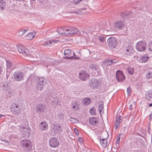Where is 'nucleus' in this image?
<instances>
[{
    "instance_id": "1",
    "label": "nucleus",
    "mask_w": 152,
    "mask_h": 152,
    "mask_svg": "<svg viewBox=\"0 0 152 152\" xmlns=\"http://www.w3.org/2000/svg\"><path fill=\"white\" fill-rule=\"evenodd\" d=\"M20 144L24 150L30 151L32 149V142L28 139H24L21 141Z\"/></svg>"
},
{
    "instance_id": "2",
    "label": "nucleus",
    "mask_w": 152,
    "mask_h": 152,
    "mask_svg": "<svg viewBox=\"0 0 152 152\" xmlns=\"http://www.w3.org/2000/svg\"><path fill=\"white\" fill-rule=\"evenodd\" d=\"M20 103L18 102L12 103L10 106V110L11 112L15 115H19L20 113Z\"/></svg>"
},
{
    "instance_id": "3",
    "label": "nucleus",
    "mask_w": 152,
    "mask_h": 152,
    "mask_svg": "<svg viewBox=\"0 0 152 152\" xmlns=\"http://www.w3.org/2000/svg\"><path fill=\"white\" fill-rule=\"evenodd\" d=\"M37 89L39 90H41L44 88V86L46 83V80L43 77H38L37 80Z\"/></svg>"
},
{
    "instance_id": "4",
    "label": "nucleus",
    "mask_w": 152,
    "mask_h": 152,
    "mask_svg": "<svg viewBox=\"0 0 152 152\" xmlns=\"http://www.w3.org/2000/svg\"><path fill=\"white\" fill-rule=\"evenodd\" d=\"M147 47V44L145 42L141 41L138 42L136 44V48L139 52L144 51Z\"/></svg>"
},
{
    "instance_id": "5",
    "label": "nucleus",
    "mask_w": 152,
    "mask_h": 152,
    "mask_svg": "<svg viewBox=\"0 0 152 152\" xmlns=\"http://www.w3.org/2000/svg\"><path fill=\"white\" fill-rule=\"evenodd\" d=\"M133 13L129 12H123L121 13V16L123 20L125 21L129 18L133 17Z\"/></svg>"
},
{
    "instance_id": "6",
    "label": "nucleus",
    "mask_w": 152,
    "mask_h": 152,
    "mask_svg": "<svg viewBox=\"0 0 152 152\" xmlns=\"http://www.w3.org/2000/svg\"><path fill=\"white\" fill-rule=\"evenodd\" d=\"M23 77V74L20 71H16L13 74V79L17 81H21Z\"/></svg>"
},
{
    "instance_id": "7",
    "label": "nucleus",
    "mask_w": 152,
    "mask_h": 152,
    "mask_svg": "<svg viewBox=\"0 0 152 152\" xmlns=\"http://www.w3.org/2000/svg\"><path fill=\"white\" fill-rule=\"evenodd\" d=\"M115 27L119 30L124 29L125 33H126L125 31L127 30L126 28L124 27V23L120 20L117 21L115 23Z\"/></svg>"
},
{
    "instance_id": "8",
    "label": "nucleus",
    "mask_w": 152,
    "mask_h": 152,
    "mask_svg": "<svg viewBox=\"0 0 152 152\" xmlns=\"http://www.w3.org/2000/svg\"><path fill=\"white\" fill-rule=\"evenodd\" d=\"M66 32V34L67 36L71 35L73 34H78V29L75 27H69L67 29H65Z\"/></svg>"
},
{
    "instance_id": "9",
    "label": "nucleus",
    "mask_w": 152,
    "mask_h": 152,
    "mask_svg": "<svg viewBox=\"0 0 152 152\" xmlns=\"http://www.w3.org/2000/svg\"><path fill=\"white\" fill-rule=\"evenodd\" d=\"M47 106L45 104H38L36 107V110L38 113H42L46 110Z\"/></svg>"
},
{
    "instance_id": "10",
    "label": "nucleus",
    "mask_w": 152,
    "mask_h": 152,
    "mask_svg": "<svg viewBox=\"0 0 152 152\" xmlns=\"http://www.w3.org/2000/svg\"><path fill=\"white\" fill-rule=\"evenodd\" d=\"M116 77L118 81L122 82L125 79V77L123 72L120 70L117 71L116 73Z\"/></svg>"
},
{
    "instance_id": "11",
    "label": "nucleus",
    "mask_w": 152,
    "mask_h": 152,
    "mask_svg": "<svg viewBox=\"0 0 152 152\" xmlns=\"http://www.w3.org/2000/svg\"><path fill=\"white\" fill-rule=\"evenodd\" d=\"M7 64V72H11L16 67V66L10 61L6 60Z\"/></svg>"
},
{
    "instance_id": "12",
    "label": "nucleus",
    "mask_w": 152,
    "mask_h": 152,
    "mask_svg": "<svg viewBox=\"0 0 152 152\" xmlns=\"http://www.w3.org/2000/svg\"><path fill=\"white\" fill-rule=\"evenodd\" d=\"M107 42L110 48H114L116 45V40L114 37H110L109 38L107 39Z\"/></svg>"
},
{
    "instance_id": "13",
    "label": "nucleus",
    "mask_w": 152,
    "mask_h": 152,
    "mask_svg": "<svg viewBox=\"0 0 152 152\" xmlns=\"http://www.w3.org/2000/svg\"><path fill=\"white\" fill-rule=\"evenodd\" d=\"M64 53L65 56V59H66L71 60L73 59L75 60L80 59V57H74L73 56L69 57V56L71 55L72 53L71 51L69 49L65 50L64 51Z\"/></svg>"
},
{
    "instance_id": "14",
    "label": "nucleus",
    "mask_w": 152,
    "mask_h": 152,
    "mask_svg": "<svg viewBox=\"0 0 152 152\" xmlns=\"http://www.w3.org/2000/svg\"><path fill=\"white\" fill-rule=\"evenodd\" d=\"M17 49L18 52L20 53H21L25 56H29V51L23 46H22L18 45L17 46Z\"/></svg>"
},
{
    "instance_id": "15",
    "label": "nucleus",
    "mask_w": 152,
    "mask_h": 152,
    "mask_svg": "<svg viewBox=\"0 0 152 152\" xmlns=\"http://www.w3.org/2000/svg\"><path fill=\"white\" fill-rule=\"evenodd\" d=\"M99 81L96 79H92L89 81L90 86L93 89H96L99 86Z\"/></svg>"
},
{
    "instance_id": "16",
    "label": "nucleus",
    "mask_w": 152,
    "mask_h": 152,
    "mask_svg": "<svg viewBox=\"0 0 152 152\" xmlns=\"http://www.w3.org/2000/svg\"><path fill=\"white\" fill-rule=\"evenodd\" d=\"M59 144L58 140L55 137H53L49 140V144L51 147L56 148L58 146Z\"/></svg>"
},
{
    "instance_id": "17",
    "label": "nucleus",
    "mask_w": 152,
    "mask_h": 152,
    "mask_svg": "<svg viewBox=\"0 0 152 152\" xmlns=\"http://www.w3.org/2000/svg\"><path fill=\"white\" fill-rule=\"evenodd\" d=\"M48 97L49 99L51 101L52 104H56L57 105L60 104V99L57 98L54 94L50 95L48 96Z\"/></svg>"
},
{
    "instance_id": "18",
    "label": "nucleus",
    "mask_w": 152,
    "mask_h": 152,
    "mask_svg": "<svg viewBox=\"0 0 152 152\" xmlns=\"http://www.w3.org/2000/svg\"><path fill=\"white\" fill-rule=\"evenodd\" d=\"M52 130L55 134H60L62 131L60 124H54L53 126Z\"/></svg>"
},
{
    "instance_id": "19",
    "label": "nucleus",
    "mask_w": 152,
    "mask_h": 152,
    "mask_svg": "<svg viewBox=\"0 0 152 152\" xmlns=\"http://www.w3.org/2000/svg\"><path fill=\"white\" fill-rule=\"evenodd\" d=\"M88 76V74L84 71H82L79 73V77L80 79L82 81L85 80Z\"/></svg>"
},
{
    "instance_id": "20",
    "label": "nucleus",
    "mask_w": 152,
    "mask_h": 152,
    "mask_svg": "<svg viewBox=\"0 0 152 152\" xmlns=\"http://www.w3.org/2000/svg\"><path fill=\"white\" fill-rule=\"evenodd\" d=\"M116 61L115 60H110L109 59H107L105 61H104L102 63V65L104 66H106L110 65L112 64L115 63Z\"/></svg>"
},
{
    "instance_id": "21",
    "label": "nucleus",
    "mask_w": 152,
    "mask_h": 152,
    "mask_svg": "<svg viewBox=\"0 0 152 152\" xmlns=\"http://www.w3.org/2000/svg\"><path fill=\"white\" fill-rule=\"evenodd\" d=\"M89 122L91 125L93 126H96L98 124V119L95 117H92L89 118Z\"/></svg>"
},
{
    "instance_id": "22",
    "label": "nucleus",
    "mask_w": 152,
    "mask_h": 152,
    "mask_svg": "<svg viewBox=\"0 0 152 152\" xmlns=\"http://www.w3.org/2000/svg\"><path fill=\"white\" fill-rule=\"evenodd\" d=\"M122 121V117L119 116L118 118H116V121L115 123V129H117L119 127L120 123Z\"/></svg>"
},
{
    "instance_id": "23",
    "label": "nucleus",
    "mask_w": 152,
    "mask_h": 152,
    "mask_svg": "<svg viewBox=\"0 0 152 152\" xmlns=\"http://www.w3.org/2000/svg\"><path fill=\"white\" fill-rule=\"evenodd\" d=\"M39 127L41 130L44 131L48 129V125L45 121H43L41 122Z\"/></svg>"
},
{
    "instance_id": "24",
    "label": "nucleus",
    "mask_w": 152,
    "mask_h": 152,
    "mask_svg": "<svg viewBox=\"0 0 152 152\" xmlns=\"http://www.w3.org/2000/svg\"><path fill=\"white\" fill-rule=\"evenodd\" d=\"M21 131L23 134L26 136H28L30 132V129L29 128H26L24 126H23L20 128Z\"/></svg>"
},
{
    "instance_id": "25",
    "label": "nucleus",
    "mask_w": 152,
    "mask_h": 152,
    "mask_svg": "<svg viewBox=\"0 0 152 152\" xmlns=\"http://www.w3.org/2000/svg\"><path fill=\"white\" fill-rule=\"evenodd\" d=\"M100 143L103 147L105 148L107 145V140L106 138H100Z\"/></svg>"
},
{
    "instance_id": "26",
    "label": "nucleus",
    "mask_w": 152,
    "mask_h": 152,
    "mask_svg": "<svg viewBox=\"0 0 152 152\" xmlns=\"http://www.w3.org/2000/svg\"><path fill=\"white\" fill-rule=\"evenodd\" d=\"M91 100L87 98H84L82 100L83 103L85 106L88 105L91 103Z\"/></svg>"
},
{
    "instance_id": "27",
    "label": "nucleus",
    "mask_w": 152,
    "mask_h": 152,
    "mask_svg": "<svg viewBox=\"0 0 152 152\" xmlns=\"http://www.w3.org/2000/svg\"><path fill=\"white\" fill-rule=\"evenodd\" d=\"M99 40L101 42L103 43H106V37L104 36H99L98 37Z\"/></svg>"
},
{
    "instance_id": "28",
    "label": "nucleus",
    "mask_w": 152,
    "mask_h": 152,
    "mask_svg": "<svg viewBox=\"0 0 152 152\" xmlns=\"http://www.w3.org/2000/svg\"><path fill=\"white\" fill-rule=\"evenodd\" d=\"M35 35L34 32H31L29 34H28L26 35L27 39L28 40H31L34 38Z\"/></svg>"
},
{
    "instance_id": "29",
    "label": "nucleus",
    "mask_w": 152,
    "mask_h": 152,
    "mask_svg": "<svg viewBox=\"0 0 152 152\" xmlns=\"http://www.w3.org/2000/svg\"><path fill=\"white\" fill-rule=\"evenodd\" d=\"M65 29H67L64 27L61 28L57 30V31L59 34H66V32H64L65 31Z\"/></svg>"
},
{
    "instance_id": "30",
    "label": "nucleus",
    "mask_w": 152,
    "mask_h": 152,
    "mask_svg": "<svg viewBox=\"0 0 152 152\" xmlns=\"http://www.w3.org/2000/svg\"><path fill=\"white\" fill-rule=\"evenodd\" d=\"M89 67L91 70H96L98 68V66L95 64H92L89 66Z\"/></svg>"
},
{
    "instance_id": "31",
    "label": "nucleus",
    "mask_w": 152,
    "mask_h": 152,
    "mask_svg": "<svg viewBox=\"0 0 152 152\" xmlns=\"http://www.w3.org/2000/svg\"><path fill=\"white\" fill-rule=\"evenodd\" d=\"M104 23H100L99 24V25H97V27L96 28V29H98V31H99L100 30L103 29L104 27Z\"/></svg>"
},
{
    "instance_id": "32",
    "label": "nucleus",
    "mask_w": 152,
    "mask_h": 152,
    "mask_svg": "<svg viewBox=\"0 0 152 152\" xmlns=\"http://www.w3.org/2000/svg\"><path fill=\"white\" fill-rule=\"evenodd\" d=\"M149 57L148 56H143L141 57L140 59L141 62L145 63L148 59Z\"/></svg>"
},
{
    "instance_id": "33",
    "label": "nucleus",
    "mask_w": 152,
    "mask_h": 152,
    "mask_svg": "<svg viewBox=\"0 0 152 152\" xmlns=\"http://www.w3.org/2000/svg\"><path fill=\"white\" fill-rule=\"evenodd\" d=\"M127 70L128 73L130 75L134 73V69L133 68L129 67L127 69Z\"/></svg>"
},
{
    "instance_id": "34",
    "label": "nucleus",
    "mask_w": 152,
    "mask_h": 152,
    "mask_svg": "<svg viewBox=\"0 0 152 152\" xmlns=\"http://www.w3.org/2000/svg\"><path fill=\"white\" fill-rule=\"evenodd\" d=\"M146 77L148 79L152 78V70L148 72L146 75Z\"/></svg>"
},
{
    "instance_id": "35",
    "label": "nucleus",
    "mask_w": 152,
    "mask_h": 152,
    "mask_svg": "<svg viewBox=\"0 0 152 152\" xmlns=\"http://www.w3.org/2000/svg\"><path fill=\"white\" fill-rule=\"evenodd\" d=\"M90 114L91 115H95L96 114V112L95 108L94 107L91 108L90 110L89 111Z\"/></svg>"
},
{
    "instance_id": "36",
    "label": "nucleus",
    "mask_w": 152,
    "mask_h": 152,
    "mask_svg": "<svg viewBox=\"0 0 152 152\" xmlns=\"http://www.w3.org/2000/svg\"><path fill=\"white\" fill-rule=\"evenodd\" d=\"M106 30L107 31H110V26L109 25L108 26L105 23H104V29Z\"/></svg>"
},
{
    "instance_id": "37",
    "label": "nucleus",
    "mask_w": 152,
    "mask_h": 152,
    "mask_svg": "<svg viewBox=\"0 0 152 152\" xmlns=\"http://www.w3.org/2000/svg\"><path fill=\"white\" fill-rule=\"evenodd\" d=\"M106 30L107 31H110V26L109 25L108 26L105 23H104V29Z\"/></svg>"
},
{
    "instance_id": "38",
    "label": "nucleus",
    "mask_w": 152,
    "mask_h": 152,
    "mask_svg": "<svg viewBox=\"0 0 152 152\" xmlns=\"http://www.w3.org/2000/svg\"><path fill=\"white\" fill-rule=\"evenodd\" d=\"M103 109V104L102 103H101L99 104V106L98 107V109L99 112L100 113L101 112L102 110Z\"/></svg>"
},
{
    "instance_id": "39",
    "label": "nucleus",
    "mask_w": 152,
    "mask_h": 152,
    "mask_svg": "<svg viewBox=\"0 0 152 152\" xmlns=\"http://www.w3.org/2000/svg\"><path fill=\"white\" fill-rule=\"evenodd\" d=\"M86 9L84 8L81 9L80 10H78V11H77V10L75 11L74 12H72L73 13H75L77 14L80 15V14H81L82 13V12L81 11V10H85Z\"/></svg>"
},
{
    "instance_id": "40",
    "label": "nucleus",
    "mask_w": 152,
    "mask_h": 152,
    "mask_svg": "<svg viewBox=\"0 0 152 152\" xmlns=\"http://www.w3.org/2000/svg\"><path fill=\"white\" fill-rule=\"evenodd\" d=\"M148 50L152 52V42H150L148 44Z\"/></svg>"
},
{
    "instance_id": "41",
    "label": "nucleus",
    "mask_w": 152,
    "mask_h": 152,
    "mask_svg": "<svg viewBox=\"0 0 152 152\" xmlns=\"http://www.w3.org/2000/svg\"><path fill=\"white\" fill-rule=\"evenodd\" d=\"M132 89L130 87H128L127 88V92L128 95H129L131 94Z\"/></svg>"
},
{
    "instance_id": "42",
    "label": "nucleus",
    "mask_w": 152,
    "mask_h": 152,
    "mask_svg": "<svg viewBox=\"0 0 152 152\" xmlns=\"http://www.w3.org/2000/svg\"><path fill=\"white\" fill-rule=\"evenodd\" d=\"M126 51L127 52H129V53L131 54V53H133L134 52V50L133 49V50L132 49H127Z\"/></svg>"
},
{
    "instance_id": "43",
    "label": "nucleus",
    "mask_w": 152,
    "mask_h": 152,
    "mask_svg": "<svg viewBox=\"0 0 152 152\" xmlns=\"http://www.w3.org/2000/svg\"><path fill=\"white\" fill-rule=\"evenodd\" d=\"M72 107L73 109H75V110H77L79 108L78 105L76 104L74 105V104H72Z\"/></svg>"
},
{
    "instance_id": "44",
    "label": "nucleus",
    "mask_w": 152,
    "mask_h": 152,
    "mask_svg": "<svg viewBox=\"0 0 152 152\" xmlns=\"http://www.w3.org/2000/svg\"><path fill=\"white\" fill-rule=\"evenodd\" d=\"M45 45H49V46H52L53 45H51V42H50V40L46 42L45 43Z\"/></svg>"
},
{
    "instance_id": "45",
    "label": "nucleus",
    "mask_w": 152,
    "mask_h": 152,
    "mask_svg": "<svg viewBox=\"0 0 152 152\" xmlns=\"http://www.w3.org/2000/svg\"><path fill=\"white\" fill-rule=\"evenodd\" d=\"M24 34V32L22 30L18 32V35L19 36H22Z\"/></svg>"
},
{
    "instance_id": "46",
    "label": "nucleus",
    "mask_w": 152,
    "mask_h": 152,
    "mask_svg": "<svg viewBox=\"0 0 152 152\" xmlns=\"http://www.w3.org/2000/svg\"><path fill=\"white\" fill-rule=\"evenodd\" d=\"M75 132L76 134L78 135L79 134L78 130L77 129L75 128L74 129Z\"/></svg>"
},
{
    "instance_id": "47",
    "label": "nucleus",
    "mask_w": 152,
    "mask_h": 152,
    "mask_svg": "<svg viewBox=\"0 0 152 152\" xmlns=\"http://www.w3.org/2000/svg\"><path fill=\"white\" fill-rule=\"evenodd\" d=\"M3 1V0H0V9H1L2 10H4V7H3L2 6L1 7V3Z\"/></svg>"
},
{
    "instance_id": "48",
    "label": "nucleus",
    "mask_w": 152,
    "mask_h": 152,
    "mask_svg": "<svg viewBox=\"0 0 152 152\" xmlns=\"http://www.w3.org/2000/svg\"><path fill=\"white\" fill-rule=\"evenodd\" d=\"M78 141L80 142L81 143L83 142V139L82 138L80 137L78 139Z\"/></svg>"
},
{
    "instance_id": "49",
    "label": "nucleus",
    "mask_w": 152,
    "mask_h": 152,
    "mask_svg": "<svg viewBox=\"0 0 152 152\" xmlns=\"http://www.w3.org/2000/svg\"><path fill=\"white\" fill-rule=\"evenodd\" d=\"M120 137L118 138L117 139L116 141V143L117 144H119L120 143Z\"/></svg>"
},
{
    "instance_id": "50",
    "label": "nucleus",
    "mask_w": 152,
    "mask_h": 152,
    "mask_svg": "<svg viewBox=\"0 0 152 152\" xmlns=\"http://www.w3.org/2000/svg\"><path fill=\"white\" fill-rule=\"evenodd\" d=\"M1 6H2L3 7L4 6L6 5V3L5 2L2 1L1 3Z\"/></svg>"
},
{
    "instance_id": "51",
    "label": "nucleus",
    "mask_w": 152,
    "mask_h": 152,
    "mask_svg": "<svg viewBox=\"0 0 152 152\" xmlns=\"http://www.w3.org/2000/svg\"><path fill=\"white\" fill-rule=\"evenodd\" d=\"M56 40H51L50 41L51 44H53L56 42Z\"/></svg>"
},
{
    "instance_id": "52",
    "label": "nucleus",
    "mask_w": 152,
    "mask_h": 152,
    "mask_svg": "<svg viewBox=\"0 0 152 152\" xmlns=\"http://www.w3.org/2000/svg\"><path fill=\"white\" fill-rule=\"evenodd\" d=\"M4 141L6 143V144L7 145H10V143L8 141H7L6 140H5V141Z\"/></svg>"
},
{
    "instance_id": "53",
    "label": "nucleus",
    "mask_w": 152,
    "mask_h": 152,
    "mask_svg": "<svg viewBox=\"0 0 152 152\" xmlns=\"http://www.w3.org/2000/svg\"><path fill=\"white\" fill-rule=\"evenodd\" d=\"M148 96L149 97L151 98H152V93H149Z\"/></svg>"
},
{
    "instance_id": "54",
    "label": "nucleus",
    "mask_w": 152,
    "mask_h": 152,
    "mask_svg": "<svg viewBox=\"0 0 152 152\" xmlns=\"http://www.w3.org/2000/svg\"><path fill=\"white\" fill-rule=\"evenodd\" d=\"M2 71V68L0 66V75L1 74Z\"/></svg>"
},
{
    "instance_id": "55",
    "label": "nucleus",
    "mask_w": 152,
    "mask_h": 152,
    "mask_svg": "<svg viewBox=\"0 0 152 152\" xmlns=\"http://www.w3.org/2000/svg\"><path fill=\"white\" fill-rule=\"evenodd\" d=\"M83 0H78L77 2H74L75 4H77L79 3V2L82 1Z\"/></svg>"
},
{
    "instance_id": "56",
    "label": "nucleus",
    "mask_w": 152,
    "mask_h": 152,
    "mask_svg": "<svg viewBox=\"0 0 152 152\" xmlns=\"http://www.w3.org/2000/svg\"><path fill=\"white\" fill-rule=\"evenodd\" d=\"M28 30V29H27V30H25V29H24V30H22V31L24 32V34Z\"/></svg>"
},
{
    "instance_id": "57",
    "label": "nucleus",
    "mask_w": 152,
    "mask_h": 152,
    "mask_svg": "<svg viewBox=\"0 0 152 152\" xmlns=\"http://www.w3.org/2000/svg\"><path fill=\"white\" fill-rule=\"evenodd\" d=\"M148 107H151L152 106V103H151V104H150L149 105H148Z\"/></svg>"
},
{
    "instance_id": "58",
    "label": "nucleus",
    "mask_w": 152,
    "mask_h": 152,
    "mask_svg": "<svg viewBox=\"0 0 152 152\" xmlns=\"http://www.w3.org/2000/svg\"><path fill=\"white\" fill-rule=\"evenodd\" d=\"M72 104H74V105H75L76 104L78 105V104L77 102H74Z\"/></svg>"
},
{
    "instance_id": "59",
    "label": "nucleus",
    "mask_w": 152,
    "mask_h": 152,
    "mask_svg": "<svg viewBox=\"0 0 152 152\" xmlns=\"http://www.w3.org/2000/svg\"><path fill=\"white\" fill-rule=\"evenodd\" d=\"M74 57H76L75 56V54L74 53H73V56H72Z\"/></svg>"
},
{
    "instance_id": "60",
    "label": "nucleus",
    "mask_w": 152,
    "mask_h": 152,
    "mask_svg": "<svg viewBox=\"0 0 152 152\" xmlns=\"http://www.w3.org/2000/svg\"><path fill=\"white\" fill-rule=\"evenodd\" d=\"M3 116V115L0 114V118H2Z\"/></svg>"
},
{
    "instance_id": "61",
    "label": "nucleus",
    "mask_w": 152,
    "mask_h": 152,
    "mask_svg": "<svg viewBox=\"0 0 152 152\" xmlns=\"http://www.w3.org/2000/svg\"><path fill=\"white\" fill-rule=\"evenodd\" d=\"M129 107H130V109H132V105H130L129 106Z\"/></svg>"
},
{
    "instance_id": "62",
    "label": "nucleus",
    "mask_w": 152,
    "mask_h": 152,
    "mask_svg": "<svg viewBox=\"0 0 152 152\" xmlns=\"http://www.w3.org/2000/svg\"><path fill=\"white\" fill-rule=\"evenodd\" d=\"M16 0L17 1H22L23 0Z\"/></svg>"
},
{
    "instance_id": "63",
    "label": "nucleus",
    "mask_w": 152,
    "mask_h": 152,
    "mask_svg": "<svg viewBox=\"0 0 152 152\" xmlns=\"http://www.w3.org/2000/svg\"><path fill=\"white\" fill-rule=\"evenodd\" d=\"M4 86H5V85H3L2 86V87H4Z\"/></svg>"
},
{
    "instance_id": "64",
    "label": "nucleus",
    "mask_w": 152,
    "mask_h": 152,
    "mask_svg": "<svg viewBox=\"0 0 152 152\" xmlns=\"http://www.w3.org/2000/svg\"><path fill=\"white\" fill-rule=\"evenodd\" d=\"M4 88V89H5L4 88Z\"/></svg>"
}]
</instances>
